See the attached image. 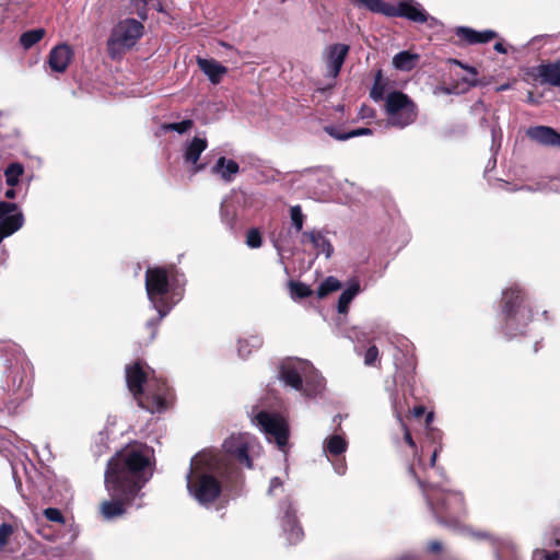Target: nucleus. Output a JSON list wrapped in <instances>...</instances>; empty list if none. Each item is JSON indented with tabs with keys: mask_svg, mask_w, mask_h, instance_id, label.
Masks as SVG:
<instances>
[{
	"mask_svg": "<svg viewBox=\"0 0 560 560\" xmlns=\"http://www.w3.org/2000/svg\"><path fill=\"white\" fill-rule=\"evenodd\" d=\"M152 456L153 451L147 445L133 444L117 452L108 460L104 482L112 499L101 504L105 520L121 516L129 506H142L141 502L135 501L152 477Z\"/></svg>",
	"mask_w": 560,
	"mask_h": 560,
	"instance_id": "obj_1",
	"label": "nucleus"
},
{
	"mask_svg": "<svg viewBox=\"0 0 560 560\" xmlns=\"http://www.w3.org/2000/svg\"><path fill=\"white\" fill-rule=\"evenodd\" d=\"M186 480L190 495L199 504L209 506L220 497L223 487L230 491H236L243 483V475L241 470L230 471L220 457L199 453L191 458Z\"/></svg>",
	"mask_w": 560,
	"mask_h": 560,
	"instance_id": "obj_2",
	"label": "nucleus"
},
{
	"mask_svg": "<svg viewBox=\"0 0 560 560\" xmlns=\"http://www.w3.org/2000/svg\"><path fill=\"white\" fill-rule=\"evenodd\" d=\"M279 376L284 385L308 398L319 396L325 389V380L307 360L298 358L284 360L281 363Z\"/></svg>",
	"mask_w": 560,
	"mask_h": 560,
	"instance_id": "obj_3",
	"label": "nucleus"
},
{
	"mask_svg": "<svg viewBox=\"0 0 560 560\" xmlns=\"http://www.w3.org/2000/svg\"><path fill=\"white\" fill-rule=\"evenodd\" d=\"M417 480L428 506L438 522L443 525L455 524L454 517L465 512L463 494L456 491H446L438 485L425 483L421 479Z\"/></svg>",
	"mask_w": 560,
	"mask_h": 560,
	"instance_id": "obj_4",
	"label": "nucleus"
},
{
	"mask_svg": "<svg viewBox=\"0 0 560 560\" xmlns=\"http://www.w3.org/2000/svg\"><path fill=\"white\" fill-rule=\"evenodd\" d=\"M168 277L165 269L156 267L149 268L145 272V290L152 307L158 312L155 319L147 322V327L151 330V340L155 338L158 325L170 313L172 306L168 305L165 294L168 292Z\"/></svg>",
	"mask_w": 560,
	"mask_h": 560,
	"instance_id": "obj_5",
	"label": "nucleus"
},
{
	"mask_svg": "<svg viewBox=\"0 0 560 560\" xmlns=\"http://www.w3.org/2000/svg\"><path fill=\"white\" fill-rule=\"evenodd\" d=\"M503 330L506 336L514 337L524 332L532 319V310L523 302L522 290L513 285L502 293Z\"/></svg>",
	"mask_w": 560,
	"mask_h": 560,
	"instance_id": "obj_6",
	"label": "nucleus"
},
{
	"mask_svg": "<svg viewBox=\"0 0 560 560\" xmlns=\"http://www.w3.org/2000/svg\"><path fill=\"white\" fill-rule=\"evenodd\" d=\"M151 376L148 371L143 370V366L140 362H136L135 364L126 368V382L129 390L133 395L135 398L139 399V397L143 394V384H148L149 394L152 395V399L154 402V407L152 408V412L161 411L166 408V382L158 381L154 376V371H150Z\"/></svg>",
	"mask_w": 560,
	"mask_h": 560,
	"instance_id": "obj_7",
	"label": "nucleus"
},
{
	"mask_svg": "<svg viewBox=\"0 0 560 560\" xmlns=\"http://www.w3.org/2000/svg\"><path fill=\"white\" fill-rule=\"evenodd\" d=\"M144 26L136 19L119 21L110 31L107 39V54L112 59L120 58L142 37Z\"/></svg>",
	"mask_w": 560,
	"mask_h": 560,
	"instance_id": "obj_8",
	"label": "nucleus"
},
{
	"mask_svg": "<svg viewBox=\"0 0 560 560\" xmlns=\"http://www.w3.org/2000/svg\"><path fill=\"white\" fill-rule=\"evenodd\" d=\"M385 113L387 126L404 129L416 121L418 108L407 94L394 91L385 98Z\"/></svg>",
	"mask_w": 560,
	"mask_h": 560,
	"instance_id": "obj_9",
	"label": "nucleus"
},
{
	"mask_svg": "<svg viewBox=\"0 0 560 560\" xmlns=\"http://www.w3.org/2000/svg\"><path fill=\"white\" fill-rule=\"evenodd\" d=\"M248 436L245 434L232 435L223 443L224 454L213 451H203L206 454H213L221 458L222 463L226 464L229 470H240L232 460H237L238 464L252 468V459L248 456Z\"/></svg>",
	"mask_w": 560,
	"mask_h": 560,
	"instance_id": "obj_10",
	"label": "nucleus"
},
{
	"mask_svg": "<svg viewBox=\"0 0 560 560\" xmlns=\"http://www.w3.org/2000/svg\"><path fill=\"white\" fill-rule=\"evenodd\" d=\"M253 422L266 435L269 442H275L280 450L287 446L289 439L288 422L279 415L260 411Z\"/></svg>",
	"mask_w": 560,
	"mask_h": 560,
	"instance_id": "obj_11",
	"label": "nucleus"
},
{
	"mask_svg": "<svg viewBox=\"0 0 560 560\" xmlns=\"http://www.w3.org/2000/svg\"><path fill=\"white\" fill-rule=\"evenodd\" d=\"M253 422L266 435L269 442H275L280 450L287 446L289 439L288 422L279 415L260 411Z\"/></svg>",
	"mask_w": 560,
	"mask_h": 560,
	"instance_id": "obj_12",
	"label": "nucleus"
},
{
	"mask_svg": "<svg viewBox=\"0 0 560 560\" xmlns=\"http://www.w3.org/2000/svg\"><path fill=\"white\" fill-rule=\"evenodd\" d=\"M31 395L28 384L22 377L14 376L11 385L0 387V409L3 408L11 415L16 413Z\"/></svg>",
	"mask_w": 560,
	"mask_h": 560,
	"instance_id": "obj_13",
	"label": "nucleus"
},
{
	"mask_svg": "<svg viewBox=\"0 0 560 560\" xmlns=\"http://www.w3.org/2000/svg\"><path fill=\"white\" fill-rule=\"evenodd\" d=\"M278 518L289 544L302 540L304 533L299 524L294 502L290 495L279 503Z\"/></svg>",
	"mask_w": 560,
	"mask_h": 560,
	"instance_id": "obj_14",
	"label": "nucleus"
},
{
	"mask_svg": "<svg viewBox=\"0 0 560 560\" xmlns=\"http://www.w3.org/2000/svg\"><path fill=\"white\" fill-rule=\"evenodd\" d=\"M396 16L405 18L416 23H428L431 28L441 25L438 19L430 16L422 5L413 0H405L393 4L392 18Z\"/></svg>",
	"mask_w": 560,
	"mask_h": 560,
	"instance_id": "obj_15",
	"label": "nucleus"
},
{
	"mask_svg": "<svg viewBox=\"0 0 560 560\" xmlns=\"http://www.w3.org/2000/svg\"><path fill=\"white\" fill-rule=\"evenodd\" d=\"M349 50L350 46L346 44H332L326 48L325 63L330 78L336 79L339 75Z\"/></svg>",
	"mask_w": 560,
	"mask_h": 560,
	"instance_id": "obj_16",
	"label": "nucleus"
},
{
	"mask_svg": "<svg viewBox=\"0 0 560 560\" xmlns=\"http://www.w3.org/2000/svg\"><path fill=\"white\" fill-rule=\"evenodd\" d=\"M72 57V48L67 44H60L50 50L48 65L52 71L62 73L67 70Z\"/></svg>",
	"mask_w": 560,
	"mask_h": 560,
	"instance_id": "obj_17",
	"label": "nucleus"
},
{
	"mask_svg": "<svg viewBox=\"0 0 560 560\" xmlns=\"http://www.w3.org/2000/svg\"><path fill=\"white\" fill-rule=\"evenodd\" d=\"M454 33L462 43L468 45L486 44L498 36V34L494 31L486 30L482 32H478L468 26H457L455 27Z\"/></svg>",
	"mask_w": 560,
	"mask_h": 560,
	"instance_id": "obj_18",
	"label": "nucleus"
},
{
	"mask_svg": "<svg viewBox=\"0 0 560 560\" xmlns=\"http://www.w3.org/2000/svg\"><path fill=\"white\" fill-rule=\"evenodd\" d=\"M240 165L236 161L220 156L211 166V174L219 177L222 182L232 183L240 173Z\"/></svg>",
	"mask_w": 560,
	"mask_h": 560,
	"instance_id": "obj_19",
	"label": "nucleus"
},
{
	"mask_svg": "<svg viewBox=\"0 0 560 560\" xmlns=\"http://www.w3.org/2000/svg\"><path fill=\"white\" fill-rule=\"evenodd\" d=\"M208 142L206 138L195 137L185 145L184 159L186 163L194 165V173H198L206 167V164H197L201 153L207 149Z\"/></svg>",
	"mask_w": 560,
	"mask_h": 560,
	"instance_id": "obj_20",
	"label": "nucleus"
},
{
	"mask_svg": "<svg viewBox=\"0 0 560 560\" xmlns=\"http://www.w3.org/2000/svg\"><path fill=\"white\" fill-rule=\"evenodd\" d=\"M526 135L542 145L560 147V133L547 126H535L527 129Z\"/></svg>",
	"mask_w": 560,
	"mask_h": 560,
	"instance_id": "obj_21",
	"label": "nucleus"
},
{
	"mask_svg": "<svg viewBox=\"0 0 560 560\" xmlns=\"http://www.w3.org/2000/svg\"><path fill=\"white\" fill-rule=\"evenodd\" d=\"M301 243H311L317 250V254H324L327 258L332 254V246L322 231L312 230L303 232Z\"/></svg>",
	"mask_w": 560,
	"mask_h": 560,
	"instance_id": "obj_22",
	"label": "nucleus"
},
{
	"mask_svg": "<svg viewBox=\"0 0 560 560\" xmlns=\"http://www.w3.org/2000/svg\"><path fill=\"white\" fill-rule=\"evenodd\" d=\"M536 71L541 84L556 86L560 90V59L540 65L536 68Z\"/></svg>",
	"mask_w": 560,
	"mask_h": 560,
	"instance_id": "obj_23",
	"label": "nucleus"
},
{
	"mask_svg": "<svg viewBox=\"0 0 560 560\" xmlns=\"http://www.w3.org/2000/svg\"><path fill=\"white\" fill-rule=\"evenodd\" d=\"M197 63L213 84L220 83L223 75L228 72V68L214 59L198 58Z\"/></svg>",
	"mask_w": 560,
	"mask_h": 560,
	"instance_id": "obj_24",
	"label": "nucleus"
},
{
	"mask_svg": "<svg viewBox=\"0 0 560 560\" xmlns=\"http://www.w3.org/2000/svg\"><path fill=\"white\" fill-rule=\"evenodd\" d=\"M348 448L347 440L339 434H332L325 439L323 443V450L327 458L337 457L343 454Z\"/></svg>",
	"mask_w": 560,
	"mask_h": 560,
	"instance_id": "obj_25",
	"label": "nucleus"
},
{
	"mask_svg": "<svg viewBox=\"0 0 560 560\" xmlns=\"http://www.w3.org/2000/svg\"><path fill=\"white\" fill-rule=\"evenodd\" d=\"M354 5L392 18L393 4L383 0H353Z\"/></svg>",
	"mask_w": 560,
	"mask_h": 560,
	"instance_id": "obj_26",
	"label": "nucleus"
},
{
	"mask_svg": "<svg viewBox=\"0 0 560 560\" xmlns=\"http://www.w3.org/2000/svg\"><path fill=\"white\" fill-rule=\"evenodd\" d=\"M497 560H518L515 547L508 540H491Z\"/></svg>",
	"mask_w": 560,
	"mask_h": 560,
	"instance_id": "obj_27",
	"label": "nucleus"
},
{
	"mask_svg": "<svg viewBox=\"0 0 560 560\" xmlns=\"http://www.w3.org/2000/svg\"><path fill=\"white\" fill-rule=\"evenodd\" d=\"M360 292V284L357 281L350 283V285L340 294L338 300L337 310L340 314L348 312L349 304Z\"/></svg>",
	"mask_w": 560,
	"mask_h": 560,
	"instance_id": "obj_28",
	"label": "nucleus"
},
{
	"mask_svg": "<svg viewBox=\"0 0 560 560\" xmlns=\"http://www.w3.org/2000/svg\"><path fill=\"white\" fill-rule=\"evenodd\" d=\"M418 56L409 51H400L393 58V65L396 69L402 71H410L416 67Z\"/></svg>",
	"mask_w": 560,
	"mask_h": 560,
	"instance_id": "obj_29",
	"label": "nucleus"
},
{
	"mask_svg": "<svg viewBox=\"0 0 560 560\" xmlns=\"http://www.w3.org/2000/svg\"><path fill=\"white\" fill-rule=\"evenodd\" d=\"M45 34L46 31L44 28L26 31L20 36V45L27 50L37 44L45 36Z\"/></svg>",
	"mask_w": 560,
	"mask_h": 560,
	"instance_id": "obj_30",
	"label": "nucleus"
},
{
	"mask_svg": "<svg viewBox=\"0 0 560 560\" xmlns=\"http://www.w3.org/2000/svg\"><path fill=\"white\" fill-rule=\"evenodd\" d=\"M310 173L314 174L318 183L323 188H331L334 176L330 167L327 166H317L315 168L308 170Z\"/></svg>",
	"mask_w": 560,
	"mask_h": 560,
	"instance_id": "obj_31",
	"label": "nucleus"
},
{
	"mask_svg": "<svg viewBox=\"0 0 560 560\" xmlns=\"http://www.w3.org/2000/svg\"><path fill=\"white\" fill-rule=\"evenodd\" d=\"M23 172H24V168L21 164H19V163L10 164L4 172L5 183L10 187H14L19 183V178L23 174Z\"/></svg>",
	"mask_w": 560,
	"mask_h": 560,
	"instance_id": "obj_32",
	"label": "nucleus"
},
{
	"mask_svg": "<svg viewBox=\"0 0 560 560\" xmlns=\"http://www.w3.org/2000/svg\"><path fill=\"white\" fill-rule=\"evenodd\" d=\"M386 82H384L382 71L380 70L375 74L374 84L371 89L370 96L376 102L382 101L384 98Z\"/></svg>",
	"mask_w": 560,
	"mask_h": 560,
	"instance_id": "obj_33",
	"label": "nucleus"
},
{
	"mask_svg": "<svg viewBox=\"0 0 560 560\" xmlns=\"http://www.w3.org/2000/svg\"><path fill=\"white\" fill-rule=\"evenodd\" d=\"M341 288V283L335 277L326 278L317 289V295L324 298L327 294L335 292Z\"/></svg>",
	"mask_w": 560,
	"mask_h": 560,
	"instance_id": "obj_34",
	"label": "nucleus"
},
{
	"mask_svg": "<svg viewBox=\"0 0 560 560\" xmlns=\"http://www.w3.org/2000/svg\"><path fill=\"white\" fill-rule=\"evenodd\" d=\"M290 217H291V222H292V226L294 228V230L296 232H301L303 229L304 219H305V215L302 212L301 206L296 205V206L291 207Z\"/></svg>",
	"mask_w": 560,
	"mask_h": 560,
	"instance_id": "obj_35",
	"label": "nucleus"
},
{
	"mask_svg": "<svg viewBox=\"0 0 560 560\" xmlns=\"http://www.w3.org/2000/svg\"><path fill=\"white\" fill-rule=\"evenodd\" d=\"M290 291L293 299H304L312 294L310 287L302 282H290Z\"/></svg>",
	"mask_w": 560,
	"mask_h": 560,
	"instance_id": "obj_36",
	"label": "nucleus"
},
{
	"mask_svg": "<svg viewBox=\"0 0 560 560\" xmlns=\"http://www.w3.org/2000/svg\"><path fill=\"white\" fill-rule=\"evenodd\" d=\"M192 125L194 122L191 119H185L180 122H171L163 125V129L165 131H176L182 135L187 132L192 127Z\"/></svg>",
	"mask_w": 560,
	"mask_h": 560,
	"instance_id": "obj_37",
	"label": "nucleus"
},
{
	"mask_svg": "<svg viewBox=\"0 0 560 560\" xmlns=\"http://www.w3.org/2000/svg\"><path fill=\"white\" fill-rule=\"evenodd\" d=\"M250 346L253 348H258L260 346V340L257 337H252L249 340H238L237 351L240 357L246 358L250 353V349L247 347Z\"/></svg>",
	"mask_w": 560,
	"mask_h": 560,
	"instance_id": "obj_38",
	"label": "nucleus"
},
{
	"mask_svg": "<svg viewBox=\"0 0 560 560\" xmlns=\"http://www.w3.org/2000/svg\"><path fill=\"white\" fill-rule=\"evenodd\" d=\"M261 235L257 229H252L247 232L246 244L250 248H259L261 246Z\"/></svg>",
	"mask_w": 560,
	"mask_h": 560,
	"instance_id": "obj_39",
	"label": "nucleus"
},
{
	"mask_svg": "<svg viewBox=\"0 0 560 560\" xmlns=\"http://www.w3.org/2000/svg\"><path fill=\"white\" fill-rule=\"evenodd\" d=\"M13 534V526L8 523L0 525V551L3 550Z\"/></svg>",
	"mask_w": 560,
	"mask_h": 560,
	"instance_id": "obj_40",
	"label": "nucleus"
},
{
	"mask_svg": "<svg viewBox=\"0 0 560 560\" xmlns=\"http://www.w3.org/2000/svg\"><path fill=\"white\" fill-rule=\"evenodd\" d=\"M284 491L283 481L279 477L270 479L267 494L270 497H277L279 493Z\"/></svg>",
	"mask_w": 560,
	"mask_h": 560,
	"instance_id": "obj_41",
	"label": "nucleus"
},
{
	"mask_svg": "<svg viewBox=\"0 0 560 560\" xmlns=\"http://www.w3.org/2000/svg\"><path fill=\"white\" fill-rule=\"evenodd\" d=\"M44 515L50 522L60 523V524L65 523V517L59 509L47 508L44 510Z\"/></svg>",
	"mask_w": 560,
	"mask_h": 560,
	"instance_id": "obj_42",
	"label": "nucleus"
},
{
	"mask_svg": "<svg viewBox=\"0 0 560 560\" xmlns=\"http://www.w3.org/2000/svg\"><path fill=\"white\" fill-rule=\"evenodd\" d=\"M325 131L329 136H331L332 138H335L336 140H339V141H345V140L350 139V131L349 132H342V131H340L339 129H337L335 127H325Z\"/></svg>",
	"mask_w": 560,
	"mask_h": 560,
	"instance_id": "obj_43",
	"label": "nucleus"
},
{
	"mask_svg": "<svg viewBox=\"0 0 560 560\" xmlns=\"http://www.w3.org/2000/svg\"><path fill=\"white\" fill-rule=\"evenodd\" d=\"M452 62L467 70L472 75V79H465V81L468 84H470L471 86H476L478 84L477 80L475 79V77L477 75V70L474 67L465 66L462 61L456 59H453Z\"/></svg>",
	"mask_w": 560,
	"mask_h": 560,
	"instance_id": "obj_44",
	"label": "nucleus"
},
{
	"mask_svg": "<svg viewBox=\"0 0 560 560\" xmlns=\"http://www.w3.org/2000/svg\"><path fill=\"white\" fill-rule=\"evenodd\" d=\"M378 358V349L375 346L368 348L364 354V363L366 365H373Z\"/></svg>",
	"mask_w": 560,
	"mask_h": 560,
	"instance_id": "obj_45",
	"label": "nucleus"
},
{
	"mask_svg": "<svg viewBox=\"0 0 560 560\" xmlns=\"http://www.w3.org/2000/svg\"><path fill=\"white\" fill-rule=\"evenodd\" d=\"M535 557L537 560H559L560 555L558 551L537 550Z\"/></svg>",
	"mask_w": 560,
	"mask_h": 560,
	"instance_id": "obj_46",
	"label": "nucleus"
},
{
	"mask_svg": "<svg viewBox=\"0 0 560 560\" xmlns=\"http://www.w3.org/2000/svg\"><path fill=\"white\" fill-rule=\"evenodd\" d=\"M398 420H399V422H400V424H401V427H402V429H404V439H405L406 443H407L410 447L416 448V443H415V441L412 440L411 433L409 432V430L407 429V427L404 424V422H402V420H401L400 416H398Z\"/></svg>",
	"mask_w": 560,
	"mask_h": 560,
	"instance_id": "obj_47",
	"label": "nucleus"
},
{
	"mask_svg": "<svg viewBox=\"0 0 560 560\" xmlns=\"http://www.w3.org/2000/svg\"><path fill=\"white\" fill-rule=\"evenodd\" d=\"M372 130L370 128H358L350 131V138L360 137L371 135Z\"/></svg>",
	"mask_w": 560,
	"mask_h": 560,
	"instance_id": "obj_48",
	"label": "nucleus"
},
{
	"mask_svg": "<svg viewBox=\"0 0 560 560\" xmlns=\"http://www.w3.org/2000/svg\"><path fill=\"white\" fill-rule=\"evenodd\" d=\"M334 468L338 475H345L346 469H347L345 460H338V462L334 463Z\"/></svg>",
	"mask_w": 560,
	"mask_h": 560,
	"instance_id": "obj_49",
	"label": "nucleus"
},
{
	"mask_svg": "<svg viewBox=\"0 0 560 560\" xmlns=\"http://www.w3.org/2000/svg\"><path fill=\"white\" fill-rule=\"evenodd\" d=\"M428 548L432 552H439V551L442 550L443 546H442V544L440 541L432 540V541L429 542Z\"/></svg>",
	"mask_w": 560,
	"mask_h": 560,
	"instance_id": "obj_50",
	"label": "nucleus"
},
{
	"mask_svg": "<svg viewBox=\"0 0 560 560\" xmlns=\"http://www.w3.org/2000/svg\"><path fill=\"white\" fill-rule=\"evenodd\" d=\"M374 114V110L368 106H362L361 109H360V117L361 118H368V117H372Z\"/></svg>",
	"mask_w": 560,
	"mask_h": 560,
	"instance_id": "obj_51",
	"label": "nucleus"
},
{
	"mask_svg": "<svg viewBox=\"0 0 560 560\" xmlns=\"http://www.w3.org/2000/svg\"><path fill=\"white\" fill-rule=\"evenodd\" d=\"M491 136H492V148H494L497 140L501 139V130H497L495 127L491 129Z\"/></svg>",
	"mask_w": 560,
	"mask_h": 560,
	"instance_id": "obj_52",
	"label": "nucleus"
},
{
	"mask_svg": "<svg viewBox=\"0 0 560 560\" xmlns=\"http://www.w3.org/2000/svg\"><path fill=\"white\" fill-rule=\"evenodd\" d=\"M493 48H494L495 51H498L500 54H505L506 52V49H505V47L503 46L502 43H495Z\"/></svg>",
	"mask_w": 560,
	"mask_h": 560,
	"instance_id": "obj_53",
	"label": "nucleus"
},
{
	"mask_svg": "<svg viewBox=\"0 0 560 560\" xmlns=\"http://www.w3.org/2000/svg\"><path fill=\"white\" fill-rule=\"evenodd\" d=\"M4 196L8 198V199H14L15 196H16V192L14 190L13 187H11L10 189H8L4 194Z\"/></svg>",
	"mask_w": 560,
	"mask_h": 560,
	"instance_id": "obj_54",
	"label": "nucleus"
},
{
	"mask_svg": "<svg viewBox=\"0 0 560 560\" xmlns=\"http://www.w3.org/2000/svg\"><path fill=\"white\" fill-rule=\"evenodd\" d=\"M424 413V408L422 406L415 407L413 415L416 417H421Z\"/></svg>",
	"mask_w": 560,
	"mask_h": 560,
	"instance_id": "obj_55",
	"label": "nucleus"
},
{
	"mask_svg": "<svg viewBox=\"0 0 560 560\" xmlns=\"http://www.w3.org/2000/svg\"><path fill=\"white\" fill-rule=\"evenodd\" d=\"M436 457H438V450H434V452H433V454L431 456V459H430V466L431 467L435 466Z\"/></svg>",
	"mask_w": 560,
	"mask_h": 560,
	"instance_id": "obj_56",
	"label": "nucleus"
},
{
	"mask_svg": "<svg viewBox=\"0 0 560 560\" xmlns=\"http://www.w3.org/2000/svg\"><path fill=\"white\" fill-rule=\"evenodd\" d=\"M432 419H433V413H429L425 419L427 423L429 424L432 421Z\"/></svg>",
	"mask_w": 560,
	"mask_h": 560,
	"instance_id": "obj_57",
	"label": "nucleus"
},
{
	"mask_svg": "<svg viewBox=\"0 0 560 560\" xmlns=\"http://www.w3.org/2000/svg\"><path fill=\"white\" fill-rule=\"evenodd\" d=\"M390 397H392L393 404L395 405V401H396V394H395V393H393V394L390 395Z\"/></svg>",
	"mask_w": 560,
	"mask_h": 560,
	"instance_id": "obj_58",
	"label": "nucleus"
},
{
	"mask_svg": "<svg viewBox=\"0 0 560 560\" xmlns=\"http://www.w3.org/2000/svg\"><path fill=\"white\" fill-rule=\"evenodd\" d=\"M508 89V85H501L498 90L499 91H503V90H506Z\"/></svg>",
	"mask_w": 560,
	"mask_h": 560,
	"instance_id": "obj_59",
	"label": "nucleus"
},
{
	"mask_svg": "<svg viewBox=\"0 0 560 560\" xmlns=\"http://www.w3.org/2000/svg\"><path fill=\"white\" fill-rule=\"evenodd\" d=\"M528 102H533V94L530 92L528 93Z\"/></svg>",
	"mask_w": 560,
	"mask_h": 560,
	"instance_id": "obj_60",
	"label": "nucleus"
},
{
	"mask_svg": "<svg viewBox=\"0 0 560 560\" xmlns=\"http://www.w3.org/2000/svg\"><path fill=\"white\" fill-rule=\"evenodd\" d=\"M220 210H221V212H222V215H225V214H224V210H223V203L221 205Z\"/></svg>",
	"mask_w": 560,
	"mask_h": 560,
	"instance_id": "obj_61",
	"label": "nucleus"
},
{
	"mask_svg": "<svg viewBox=\"0 0 560 560\" xmlns=\"http://www.w3.org/2000/svg\"><path fill=\"white\" fill-rule=\"evenodd\" d=\"M226 223L232 228V220L226 221Z\"/></svg>",
	"mask_w": 560,
	"mask_h": 560,
	"instance_id": "obj_62",
	"label": "nucleus"
},
{
	"mask_svg": "<svg viewBox=\"0 0 560 560\" xmlns=\"http://www.w3.org/2000/svg\"><path fill=\"white\" fill-rule=\"evenodd\" d=\"M401 560H409V556L404 557Z\"/></svg>",
	"mask_w": 560,
	"mask_h": 560,
	"instance_id": "obj_63",
	"label": "nucleus"
},
{
	"mask_svg": "<svg viewBox=\"0 0 560 560\" xmlns=\"http://www.w3.org/2000/svg\"><path fill=\"white\" fill-rule=\"evenodd\" d=\"M409 470H410V472L413 474V467L412 466H410Z\"/></svg>",
	"mask_w": 560,
	"mask_h": 560,
	"instance_id": "obj_64",
	"label": "nucleus"
}]
</instances>
